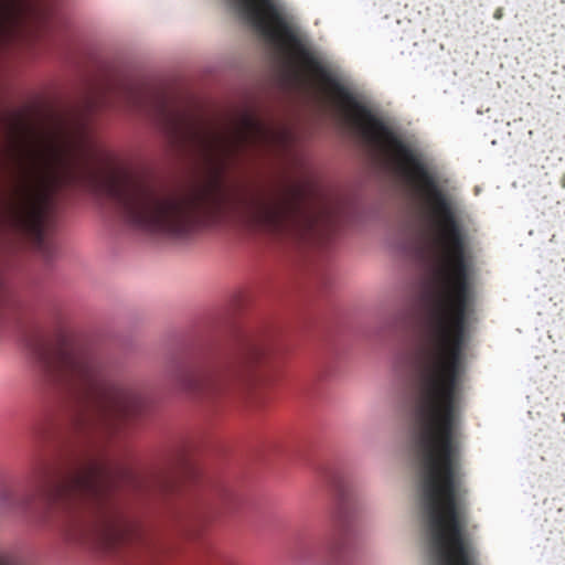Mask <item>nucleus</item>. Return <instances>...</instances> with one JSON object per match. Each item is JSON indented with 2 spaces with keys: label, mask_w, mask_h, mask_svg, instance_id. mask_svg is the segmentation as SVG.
Instances as JSON below:
<instances>
[{
  "label": "nucleus",
  "mask_w": 565,
  "mask_h": 565,
  "mask_svg": "<svg viewBox=\"0 0 565 565\" xmlns=\"http://www.w3.org/2000/svg\"><path fill=\"white\" fill-rule=\"evenodd\" d=\"M171 141L198 146L214 177L184 193L148 207L143 184V233L183 237L201 223L239 222L300 243L315 238L322 212L315 206L311 190L291 183L274 190L227 188L221 173L248 149H269L284 141L281 130L248 111L227 132L210 131L185 116L172 117Z\"/></svg>",
  "instance_id": "nucleus-1"
},
{
  "label": "nucleus",
  "mask_w": 565,
  "mask_h": 565,
  "mask_svg": "<svg viewBox=\"0 0 565 565\" xmlns=\"http://www.w3.org/2000/svg\"><path fill=\"white\" fill-rule=\"evenodd\" d=\"M64 189H82L103 198L130 230L141 225V179L126 163L100 153L88 125L58 122L45 136L43 171L35 186H24L12 207L14 225L45 252V231L53 223L55 196Z\"/></svg>",
  "instance_id": "nucleus-2"
},
{
  "label": "nucleus",
  "mask_w": 565,
  "mask_h": 565,
  "mask_svg": "<svg viewBox=\"0 0 565 565\" xmlns=\"http://www.w3.org/2000/svg\"><path fill=\"white\" fill-rule=\"evenodd\" d=\"M32 482L44 501L95 516L94 522L77 521L68 531L71 541L121 555L136 548L130 532L107 520L115 488L110 472L95 459L76 454L40 459Z\"/></svg>",
  "instance_id": "nucleus-3"
},
{
  "label": "nucleus",
  "mask_w": 565,
  "mask_h": 565,
  "mask_svg": "<svg viewBox=\"0 0 565 565\" xmlns=\"http://www.w3.org/2000/svg\"><path fill=\"white\" fill-rule=\"evenodd\" d=\"M39 358L47 376L90 408L102 429L115 433L130 419L129 393L109 379L103 362L90 349L63 337L55 347L42 348Z\"/></svg>",
  "instance_id": "nucleus-4"
},
{
  "label": "nucleus",
  "mask_w": 565,
  "mask_h": 565,
  "mask_svg": "<svg viewBox=\"0 0 565 565\" xmlns=\"http://www.w3.org/2000/svg\"><path fill=\"white\" fill-rule=\"evenodd\" d=\"M269 354L265 344L246 341L224 367L196 360L183 361L173 369L171 380L182 393L212 402L222 396L232 384L242 387L253 385L257 380L258 369L267 363Z\"/></svg>",
  "instance_id": "nucleus-5"
},
{
  "label": "nucleus",
  "mask_w": 565,
  "mask_h": 565,
  "mask_svg": "<svg viewBox=\"0 0 565 565\" xmlns=\"http://www.w3.org/2000/svg\"><path fill=\"white\" fill-rule=\"evenodd\" d=\"M52 6L44 0H0V46H30L47 31Z\"/></svg>",
  "instance_id": "nucleus-6"
},
{
  "label": "nucleus",
  "mask_w": 565,
  "mask_h": 565,
  "mask_svg": "<svg viewBox=\"0 0 565 565\" xmlns=\"http://www.w3.org/2000/svg\"><path fill=\"white\" fill-rule=\"evenodd\" d=\"M140 102V87L137 81L127 73L110 78L89 100L88 107L132 109Z\"/></svg>",
  "instance_id": "nucleus-7"
},
{
  "label": "nucleus",
  "mask_w": 565,
  "mask_h": 565,
  "mask_svg": "<svg viewBox=\"0 0 565 565\" xmlns=\"http://www.w3.org/2000/svg\"><path fill=\"white\" fill-rule=\"evenodd\" d=\"M331 483L340 497L341 507L333 515L332 529L326 537L324 545L331 555H337L347 545L350 526L347 512L344 511L343 507L345 501V489L343 481L341 478L334 477L331 480Z\"/></svg>",
  "instance_id": "nucleus-8"
},
{
  "label": "nucleus",
  "mask_w": 565,
  "mask_h": 565,
  "mask_svg": "<svg viewBox=\"0 0 565 565\" xmlns=\"http://www.w3.org/2000/svg\"><path fill=\"white\" fill-rule=\"evenodd\" d=\"M200 479L198 467L189 459H182L178 467L164 472L158 480L159 488L164 492H178L188 483Z\"/></svg>",
  "instance_id": "nucleus-9"
},
{
  "label": "nucleus",
  "mask_w": 565,
  "mask_h": 565,
  "mask_svg": "<svg viewBox=\"0 0 565 565\" xmlns=\"http://www.w3.org/2000/svg\"><path fill=\"white\" fill-rule=\"evenodd\" d=\"M233 501L234 495L228 489H217L216 499L213 505L204 508V510L196 512L193 516V520L191 521V524L188 529V535L191 539H198L206 524L212 520L213 514L230 510Z\"/></svg>",
  "instance_id": "nucleus-10"
},
{
  "label": "nucleus",
  "mask_w": 565,
  "mask_h": 565,
  "mask_svg": "<svg viewBox=\"0 0 565 565\" xmlns=\"http://www.w3.org/2000/svg\"><path fill=\"white\" fill-rule=\"evenodd\" d=\"M45 434L46 431H44V429L42 430L41 427H36L34 428V435L38 437V438H44L45 437Z\"/></svg>",
  "instance_id": "nucleus-11"
},
{
  "label": "nucleus",
  "mask_w": 565,
  "mask_h": 565,
  "mask_svg": "<svg viewBox=\"0 0 565 565\" xmlns=\"http://www.w3.org/2000/svg\"><path fill=\"white\" fill-rule=\"evenodd\" d=\"M502 17H503V8H497L493 13V18L495 20H500V19H502Z\"/></svg>",
  "instance_id": "nucleus-12"
},
{
  "label": "nucleus",
  "mask_w": 565,
  "mask_h": 565,
  "mask_svg": "<svg viewBox=\"0 0 565 565\" xmlns=\"http://www.w3.org/2000/svg\"><path fill=\"white\" fill-rule=\"evenodd\" d=\"M142 484H143V492L146 491V488L148 487V480H147V476H146V472L143 471V481H142Z\"/></svg>",
  "instance_id": "nucleus-13"
},
{
  "label": "nucleus",
  "mask_w": 565,
  "mask_h": 565,
  "mask_svg": "<svg viewBox=\"0 0 565 565\" xmlns=\"http://www.w3.org/2000/svg\"><path fill=\"white\" fill-rule=\"evenodd\" d=\"M561 184L562 186L565 189V174L563 175L562 180H561Z\"/></svg>",
  "instance_id": "nucleus-14"
}]
</instances>
